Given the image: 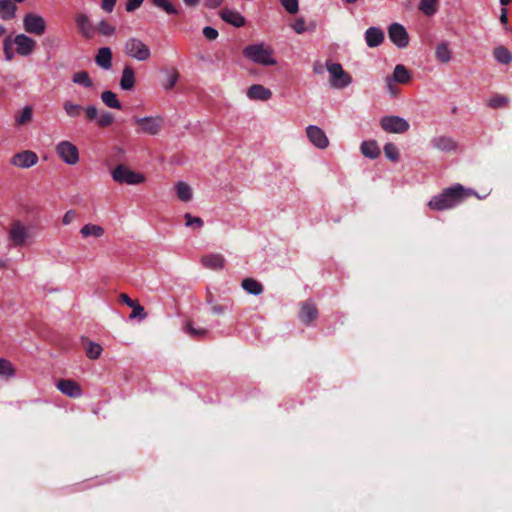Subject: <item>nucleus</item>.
Here are the masks:
<instances>
[{"label": "nucleus", "instance_id": "nucleus-5", "mask_svg": "<svg viewBox=\"0 0 512 512\" xmlns=\"http://www.w3.org/2000/svg\"><path fill=\"white\" fill-rule=\"evenodd\" d=\"M326 68L330 73V85L336 89H343L352 83V77L345 72L339 63L330 60L326 62Z\"/></svg>", "mask_w": 512, "mask_h": 512}, {"label": "nucleus", "instance_id": "nucleus-64", "mask_svg": "<svg viewBox=\"0 0 512 512\" xmlns=\"http://www.w3.org/2000/svg\"><path fill=\"white\" fill-rule=\"evenodd\" d=\"M206 301H207L208 304L213 305V302H214L213 295L210 292L207 294Z\"/></svg>", "mask_w": 512, "mask_h": 512}, {"label": "nucleus", "instance_id": "nucleus-2", "mask_svg": "<svg viewBox=\"0 0 512 512\" xmlns=\"http://www.w3.org/2000/svg\"><path fill=\"white\" fill-rule=\"evenodd\" d=\"M243 56L256 64L263 66L275 65L276 59L273 57V51L264 43H256L246 46L243 49Z\"/></svg>", "mask_w": 512, "mask_h": 512}, {"label": "nucleus", "instance_id": "nucleus-13", "mask_svg": "<svg viewBox=\"0 0 512 512\" xmlns=\"http://www.w3.org/2000/svg\"><path fill=\"white\" fill-rule=\"evenodd\" d=\"M388 36L391 42L398 48H405L408 46L409 36L406 29L401 24H391L388 28Z\"/></svg>", "mask_w": 512, "mask_h": 512}, {"label": "nucleus", "instance_id": "nucleus-44", "mask_svg": "<svg viewBox=\"0 0 512 512\" xmlns=\"http://www.w3.org/2000/svg\"><path fill=\"white\" fill-rule=\"evenodd\" d=\"M113 121L114 117L110 112H102L98 115L96 123L99 127L104 128L110 126Z\"/></svg>", "mask_w": 512, "mask_h": 512}, {"label": "nucleus", "instance_id": "nucleus-6", "mask_svg": "<svg viewBox=\"0 0 512 512\" xmlns=\"http://www.w3.org/2000/svg\"><path fill=\"white\" fill-rule=\"evenodd\" d=\"M112 178L120 184L136 185L143 183L145 178L142 174L130 170L125 165H117L112 171Z\"/></svg>", "mask_w": 512, "mask_h": 512}, {"label": "nucleus", "instance_id": "nucleus-51", "mask_svg": "<svg viewBox=\"0 0 512 512\" xmlns=\"http://www.w3.org/2000/svg\"><path fill=\"white\" fill-rule=\"evenodd\" d=\"M147 317V313L145 312V309L141 305H137L134 310H132V313L130 314V318H139L140 320H143Z\"/></svg>", "mask_w": 512, "mask_h": 512}, {"label": "nucleus", "instance_id": "nucleus-34", "mask_svg": "<svg viewBox=\"0 0 512 512\" xmlns=\"http://www.w3.org/2000/svg\"><path fill=\"white\" fill-rule=\"evenodd\" d=\"M96 32L99 34L105 36V37H111L116 33V27L110 24L107 20L102 19L97 24Z\"/></svg>", "mask_w": 512, "mask_h": 512}, {"label": "nucleus", "instance_id": "nucleus-27", "mask_svg": "<svg viewBox=\"0 0 512 512\" xmlns=\"http://www.w3.org/2000/svg\"><path fill=\"white\" fill-rule=\"evenodd\" d=\"M104 233L105 231L102 226L92 223L85 224L80 230V234L83 238H100L104 235Z\"/></svg>", "mask_w": 512, "mask_h": 512}, {"label": "nucleus", "instance_id": "nucleus-46", "mask_svg": "<svg viewBox=\"0 0 512 512\" xmlns=\"http://www.w3.org/2000/svg\"><path fill=\"white\" fill-rule=\"evenodd\" d=\"M12 38L11 36H8L3 41V50L5 54V59L7 61H11L14 58V52L12 50Z\"/></svg>", "mask_w": 512, "mask_h": 512}, {"label": "nucleus", "instance_id": "nucleus-24", "mask_svg": "<svg viewBox=\"0 0 512 512\" xmlns=\"http://www.w3.org/2000/svg\"><path fill=\"white\" fill-rule=\"evenodd\" d=\"M201 262L206 268L220 270L224 267L225 259L221 254H209L204 256Z\"/></svg>", "mask_w": 512, "mask_h": 512}, {"label": "nucleus", "instance_id": "nucleus-12", "mask_svg": "<svg viewBox=\"0 0 512 512\" xmlns=\"http://www.w3.org/2000/svg\"><path fill=\"white\" fill-rule=\"evenodd\" d=\"M38 159L39 158L35 152L31 150H24L14 154L10 159V164L18 168L28 169L36 165Z\"/></svg>", "mask_w": 512, "mask_h": 512}, {"label": "nucleus", "instance_id": "nucleus-43", "mask_svg": "<svg viewBox=\"0 0 512 512\" xmlns=\"http://www.w3.org/2000/svg\"><path fill=\"white\" fill-rule=\"evenodd\" d=\"M384 154L385 156L391 160V161H398L399 160V150L397 146L393 143H386L384 145Z\"/></svg>", "mask_w": 512, "mask_h": 512}, {"label": "nucleus", "instance_id": "nucleus-62", "mask_svg": "<svg viewBox=\"0 0 512 512\" xmlns=\"http://www.w3.org/2000/svg\"><path fill=\"white\" fill-rule=\"evenodd\" d=\"M200 0H183L186 6L188 7H195L199 4Z\"/></svg>", "mask_w": 512, "mask_h": 512}, {"label": "nucleus", "instance_id": "nucleus-42", "mask_svg": "<svg viewBox=\"0 0 512 512\" xmlns=\"http://www.w3.org/2000/svg\"><path fill=\"white\" fill-rule=\"evenodd\" d=\"M509 99L506 96L496 94L492 96L488 102L489 107L493 109H498L502 107H506L508 105Z\"/></svg>", "mask_w": 512, "mask_h": 512}, {"label": "nucleus", "instance_id": "nucleus-63", "mask_svg": "<svg viewBox=\"0 0 512 512\" xmlns=\"http://www.w3.org/2000/svg\"><path fill=\"white\" fill-rule=\"evenodd\" d=\"M313 71L316 74H322L323 73V66L320 63H316L313 67Z\"/></svg>", "mask_w": 512, "mask_h": 512}, {"label": "nucleus", "instance_id": "nucleus-60", "mask_svg": "<svg viewBox=\"0 0 512 512\" xmlns=\"http://www.w3.org/2000/svg\"><path fill=\"white\" fill-rule=\"evenodd\" d=\"M223 0H205V6L209 9H215L222 4Z\"/></svg>", "mask_w": 512, "mask_h": 512}, {"label": "nucleus", "instance_id": "nucleus-59", "mask_svg": "<svg viewBox=\"0 0 512 512\" xmlns=\"http://www.w3.org/2000/svg\"><path fill=\"white\" fill-rule=\"evenodd\" d=\"M226 308L227 307L225 305L213 304L211 306V311L214 314L220 315V314H223L225 312Z\"/></svg>", "mask_w": 512, "mask_h": 512}, {"label": "nucleus", "instance_id": "nucleus-61", "mask_svg": "<svg viewBox=\"0 0 512 512\" xmlns=\"http://www.w3.org/2000/svg\"><path fill=\"white\" fill-rule=\"evenodd\" d=\"M120 300H121V302L125 303L126 305L132 304V299L125 293L120 294Z\"/></svg>", "mask_w": 512, "mask_h": 512}, {"label": "nucleus", "instance_id": "nucleus-9", "mask_svg": "<svg viewBox=\"0 0 512 512\" xmlns=\"http://www.w3.org/2000/svg\"><path fill=\"white\" fill-rule=\"evenodd\" d=\"M135 123L139 127L138 133H144L148 135H157L162 127L163 120L161 117H136Z\"/></svg>", "mask_w": 512, "mask_h": 512}, {"label": "nucleus", "instance_id": "nucleus-48", "mask_svg": "<svg viewBox=\"0 0 512 512\" xmlns=\"http://www.w3.org/2000/svg\"><path fill=\"white\" fill-rule=\"evenodd\" d=\"M179 78V73L177 70L173 69L167 76V80L164 84V88L166 90H171L176 85Z\"/></svg>", "mask_w": 512, "mask_h": 512}, {"label": "nucleus", "instance_id": "nucleus-14", "mask_svg": "<svg viewBox=\"0 0 512 512\" xmlns=\"http://www.w3.org/2000/svg\"><path fill=\"white\" fill-rule=\"evenodd\" d=\"M16 45V52L21 56L31 55L36 48V41L25 34H18L12 40Z\"/></svg>", "mask_w": 512, "mask_h": 512}, {"label": "nucleus", "instance_id": "nucleus-39", "mask_svg": "<svg viewBox=\"0 0 512 512\" xmlns=\"http://www.w3.org/2000/svg\"><path fill=\"white\" fill-rule=\"evenodd\" d=\"M154 6L164 10L169 15H176L179 10L169 0H152Z\"/></svg>", "mask_w": 512, "mask_h": 512}, {"label": "nucleus", "instance_id": "nucleus-53", "mask_svg": "<svg viewBox=\"0 0 512 512\" xmlns=\"http://www.w3.org/2000/svg\"><path fill=\"white\" fill-rule=\"evenodd\" d=\"M144 0H127L125 9L127 12H134L137 10L142 4Z\"/></svg>", "mask_w": 512, "mask_h": 512}, {"label": "nucleus", "instance_id": "nucleus-32", "mask_svg": "<svg viewBox=\"0 0 512 512\" xmlns=\"http://www.w3.org/2000/svg\"><path fill=\"white\" fill-rule=\"evenodd\" d=\"M175 190L177 197L183 202H188L193 197L192 189L186 182H177L175 185Z\"/></svg>", "mask_w": 512, "mask_h": 512}, {"label": "nucleus", "instance_id": "nucleus-16", "mask_svg": "<svg viewBox=\"0 0 512 512\" xmlns=\"http://www.w3.org/2000/svg\"><path fill=\"white\" fill-rule=\"evenodd\" d=\"M57 388L64 395L71 398H79L82 396V389L80 385L71 379H61L56 384Z\"/></svg>", "mask_w": 512, "mask_h": 512}, {"label": "nucleus", "instance_id": "nucleus-17", "mask_svg": "<svg viewBox=\"0 0 512 512\" xmlns=\"http://www.w3.org/2000/svg\"><path fill=\"white\" fill-rule=\"evenodd\" d=\"M318 317V309L312 302L306 301L302 303L299 313V319L305 325H310Z\"/></svg>", "mask_w": 512, "mask_h": 512}, {"label": "nucleus", "instance_id": "nucleus-41", "mask_svg": "<svg viewBox=\"0 0 512 512\" xmlns=\"http://www.w3.org/2000/svg\"><path fill=\"white\" fill-rule=\"evenodd\" d=\"M438 0H421L419 9L426 15L432 16L436 12V4Z\"/></svg>", "mask_w": 512, "mask_h": 512}, {"label": "nucleus", "instance_id": "nucleus-47", "mask_svg": "<svg viewBox=\"0 0 512 512\" xmlns=\"http://www.w3.org/2000/svg\"><path fill=\"white\" fill-rule=\"evenodd\" d=\"M282 6L290 14H295L299 10L298 0H280Z\"/></svg>", "mask_w": 512, "mask_h": 512}, {"label": "nucleus", "instance_id": "nucleus-49", "mask_svg": "<svg viewBox=\"0 0 512 512\" xmlns=\"http://www.w3.org/2000/svg\"><path fill=\"white\" fill-rule=\"evenodd\" d=\"M32 119V109L30 107H25L22 110V113L19 117H17L16 121L19 125H24L31 121Z\"/></svg>", "mask_w": 512, "mask_h": 512}, {"label": "nucleus", "instance_id": "nucleus-19", "mask_svg": "<svg viewBox=\"0 0 512 512\" xmlns=\"http://www.w3.org/2000/svg\"><path fill=\"white\" fill-rule=\"evenodd\" d=\"M247 97L251 100L267 101L272 97V92L263 85L254 84L248 88Z\"/></svg>", "mask_w": 512, "mask_h": 512}, {"label": "nucleus", "instance_id": "nucleus-29", "mask_svg": "<svg viewBox=\"0 0 512 512\" xmlns=\"http://www.w3.org/2000/svg\"><path fill=\"white\" fill-rule=\"evenodd\" d=\"M242 288L252 295H260L263 292V286L253 278H245L241 283Z\"/></svg>", "mask_w": 512, "mask_h": 512}, {"label": "nucleus", "instance_id": "nucleus-31", "mask_svg": "<svg viewBox=\"0 0 512 512\" xmlns=\"http://www.w3.org/2000/svg\"><path fill=\"white\" fill-rule=\"evenodd\" d=\"M495 60L500 64H510L512 62V53L504 46H497L493 50Z\"/></svg>", "mask_w": 512, "mask_h": 512}, {"label": "nucleus", "instance_id": "nucleus-36", "mask_svg": "<svg viewBox=\"0 0 512 512\" xmlns=\"http://www.w3.org/2000/svg\"><path fill=\"white\" fill-rule=\"evenodd\" d=\"M63 109L65 110L66 114L72 118L80 116L84 110L81 105L75 104L71 101H65L63 104Z\"/></svg>", "mask_w": 512, "mask_h": 512}, {"label": "nucleus", "instance_id": "nucleus-18", "mask_svg": "<svg viewBox=\"0 0 512 512\" xmlns=\"http://www.w3.org/2000/svg\"><path fill=\"white\" fill-rule=\"evenodd\" d=\"M220 17L226 23L237 28L243 27L246 23L244 16H242L238 11L229 8L222 9L220 11Z\"/></svg>", "mask_w": 512, "mask_h": 512}, {"label": "nucleus", "instance_id": "nucleus-23", "mask_svg": "<svg viewBox=\"0 0 512 512\" xmlns=\"http://www.w3.org/2000/svg\"><path fill=\"white\" fill-rule=\"evenodd\" d=\"M431 145L440 151L444 152H450L454 151L457 148L456 142L451 138L447 136H438L434 137L431 140Z\"/></svg>", "mask_w": 512, "mask_h": 512}, {"label": "nucleus", "instance_id": "nucleus-50", "mask_svg": "<svg viewBox=\"0 0 512 512\" xmlns=\"http://www.w3.org/2000/svg\"><path fill=\"white\" fill-rule=\"evenodd\" d=\"M83 111L85 112V116L88 121H97L99 113L98 109L95 106L89 105L86 108H84Z\"/></svg>", "mask_w": 512, "mask_h": 512}, {"label": "nucleus", "instance_id": "nucleus-40", "mask_svg": "<svg viewBox=\"0 0 512 512\" xmlns=\"http://www.w3.org/2000/svg\"><path fill=\"white\" fill-rule=\"evenodd\" d=\"M14 375L15 369L13 368L12 363L5 358H0V377L10 378Z\"/></svg>", "mask_w": 512, "mask_h": 512}, {"label": "nucleus", "instance_id": "nucleus-1", "mask_svg": "<svg viewBox=\"0 0 512 512\" xmlns=\"http://www.w3.org/2000/svg\"><path fill=\"white\" fill-rule=\"evenodd\" d=\"M472 193V190L465 189L461 184H455L445 188L440 194L433 196L427 205L431 210L435 211L452 209L462 203Z\"/></svg>", "mask_w": 512, "mask_h": 512}, {"label": "nucleus", "instance_id": "nucleus-22", "mask_svg": "<svg viewBox=\"0 0 512 512\" xmlns=\"http://www.w3.org/2000/svg\"><path fill=\"white\" fill-rule=\"evenodd\" d=\"M384 40V33L378 27H370L365 32V41L371 48L378 47Z\"/></svg>", "mask_w": 512, "mask_h": 512}, {"label": "nucleus", "instance_id": "nucleus-20", "mask_svg": "<svg viewBox=\"0 0 512 512\" xmlns=\"http://www.w3.org/2000/svg\"><path fill=\"white\" fill-rule=\"evenodd\" d=\"M113 54L109 47H101L98 49L95 56V63L104 70H109L112 67Z\"/></svg>", "mask_w": 512, "mask_h": 512}, {"label": "nucleus", "instance_id": "nucleus-11", "mask_svg": "<svg viewBox=\"0 0 512 512\" xmlns=\"http://www.w3.org/2000/svg\"><path fill=\"white\" fill-rule=\"evenodd\" d=\"M74 21L79 34L85 39H93L96 35V28L92 24L89 16L84 12L75 15Z\"/></svg>", "mask_w": 512, "mask_h": 512}, {"label": "nucleus", "instance_id": "nucleus-7", "mask_svg": "<svg viewBox=\"0 0 512 512\" xmlns=\"http://www.w3.org/2000/svg\"><path fill=\"white\" fill-rule=\"evenodd\" d=\"M381 128L388 133H405L410 125L407 120L399 116H384L380 119Z\"/></svg>", "mask_w": 512, "mask_h": 512}, {"label": "nucleus", "instance_id": "nucleus-15", "mask_svg": "<svg viewBox=\"0 0 512 512\" xmlns=\"http://www.w3.org/2000/svg\"><path fill=\"white\" fill-rule=\"evenodd\" d=\"M306 134L310 142L319 149H325L329 146V140L325 132L318 126L309 125L306 128Z\"/></svg>", "mask_w": 512, "mask_h": 512}, {"label": "nucleus", "instance_id": "nucleus-54", "mask_svg": "<svg viewBox=\"0 0 512 512\" xmlns=\"http://www.w3.org/2000/svg\"><path fill=\"white\" fill-rule=\"evenodd\" d=\"M76 218H77V213H76V211H74V210H68V211L64 214V216H63V218H62V223H63L64 225H69V224H71V223H72Z\"/></svg>", "mask_w": 512, "mask_h": 512}, {"label": "nucleus", "instance_id": "nucleus-26", "mask_svg": "<svg viewBox=\"0 0 512 512\" xmlns=\"http://www.w3.org/2000/svg\"><path fill=\"white\" fill-rule=\"evenodd\" d=\"M17 6L12 0H0V18L4 21L11 20L15 17Z\"/></svg>", "mask_w": 512, "mask_h": 512}, {"label": "nucleus", "instance_id": "nucleus-30", "mask_svg": "<svg viewBox=\"0 0 512 512\" xmlns=\"http://www.w3.org/2000/svg\"><path fill=\"white\" fill-rule=\"evenodd\" d=\"M101 100L102 102L109 108L113 109H122V104L118 100L116 93L110 90H106L101 93Z\"/></svg>", "mask_w": 512, "mask_h": 512}, {"label": "nucleus", "instance_id": "nucleus-56", "mask_svg": "<svg viewBox=\"0 0 512 512\" xmlns=\"http://www.w3.org/2000/svg\"><path fill=\"white\" fill-rule=\"evenodd\" d=\"M117 0H101V8L106 13H111L114 10Z\"/></svg>", "mask_w": 512, "mask_h": 512}, {"label": "nucleus", "instance_id": "nucleus-45", "mask_svg": "<svg viewBox=\"0 0 512 512\" xmlns=\"http://www.w3.org/2000/svg\"><path fill=\"white\" fill-rule=\"evenodd\" d=\"M184 218L186 220L185 225L187 227H194L200 229L204 225V222L200 217L192 216L190 213H186L184 215Z\"/></svg>", "mask_w": 512, "mask_h": 512}, {"label": "nucleus", "instance_id": "nucleus-37", "mask_svg": "<svg viewBox=\"0 0 512 512\" xmlns=\"http://www.w3.org/2000/svg\"><path fill=\"white\" fill-rule=\"evenodd\" d=\"M85 350H86L87 357L89 359L95 360L100 357L103 349L100 344L93 342V341H88Z\"/></svg>", "mask_w": 512, "mask_h": 512}, {"label": "nucleus", "instance_id": "nucleus-57", "mask_svg": "<svg viewBox=\"0 0 512 512\" xmlns=\"http://www.w3.org/2000/svg\"><path fill=\"white\" fill-rule=\"evenodd\" d=\"M385 83L387 91L392 95H396L397 87L395 86V82L393 81V79L387 76L385 79Z\"/></svg>", "mask_w": 512, "mask_h": 512}, {"label": "nucleus", "instance_id": "nucleus-21", "mask_svg": "<svg viewBox=\"0 0 512 512\" xmlns=\"http://www.w3.org/2000/svg\"><path fill=\"white\" fill-rule=\"evenodd\" d=\"M135 71L129 64L125 65L120 78V87L124 91H130L135 86Z\"/></svg>", "mask_w": 512, "mask_h": 512}, {"label": "nucleus", "instance_id": "nucleus-52", "mask_svg": "<svg viewBox=\"0 0 512 512\" xmlns=\"http://www.w3.org/2000/svg\"><path fill=\"white\" fill-rule=\"evenodd\" d=\"M203 35L206 39L208 40H215L217 37H218V31L213 28V27H210V26H206L204 27L203 29Z\"/></svg>", "mask_w": 512, "mask_h": 512}, {"label": "nucleus", "instance_id": "nucleus-35", "mask_svg": "<svg viewBox=\"0 0 512 512\" xmlns=\"http://www.w3.org/2000/svg\"><path fill=\"white\" fill-rule=\"evenodd\" d=\"M72 80L75 84L82 85L86 88H90L93 85V82L86 71H79L74 73Z\"/></svg>", "mask_w": 512, "mask_h": 512}, {"label": "nucleus", "instance_id": "nucleus-58", "mask_svg": "<svg viewBox=\"0 0 512 512\" xmlns=\"http://www.w3.org/2000/svg\"><path fill=\"white\" fill-rule=\"evenodd\" d=\"M507 9L505 8H502L501 10V14H500V17H499V20L502 24H504V29L506 31H509V27H508V15H507Z\"/></svg>", "mask_w": 512, "mask_h": 512}, {"label": "nucleus", "instance_id": "nucleus-10", "mask_svg": "<svg viewBox=\"0 0 512 512\" xmlns=\"http://www.w3.org/2000/svg\"><path fill=\"white\" fill-rule=\"evenodd\" d=\"M23 27L27 33L41 36L46 31V21L38 14L27 13L23 18Z\"/></svg>", "mask_w": 512, "mask_h": 512}, {"label": "nucleus", "instance_id": "nucleus-38", "mask_svg": "<svg viewBox=\"0 0 512 512\" xmlns=\"http://www.w3.org/2000/svg\"><path fill=\"white\" fill-rule=\"evenodd\" d=\"M185 331L194 339H202L204 338L208 331L205 328H196L193 323L188 321L185 326Z\"/></svg>", "mask_w": 512, "mask_h": 512}, {"label": "nucleus", "instance_id": "nucleus-55", "mask_svg": "<svg viewBox=\"0 0 512 512\" xmlns=\"http://www.w3.org/2000/svg\"><path fill=\"white\" fill-rule=\"evenodd\" d=\"M293 29L297 34H302L306 31L305 21L302 18H298L293 24Z\"/></svg>", "mask_w": 512, "mask_h": 512}, {"label": "nucleus", "instance_id": "nucleus-33", "mask_svg": "<svg viewBox=\"0 0 512 512\" xmlns=\"http://www.w3.org/2000/svg\"><path fill=\"white\" fill-rule=\"evenodd\" d=\"M435 54L436 58L442 63H447L451 60V51L447 42L438 44Z\"/></svg>", "mask_w": 512, "mask_h": 512}, {"label": "nucleus", "instance_id": "nucleus-8", "mask_svg": "<svg viewBox=\"0 0 512 512\" xmlns=\"http://www.w3.org/2000/svg\"><path fill=\"white\" fill-rule=\"evenodd\" d=\"M56 153L68 165H75L79 161L78 148L70 141H61L56 146Z\"/></svg>", "mask_w": 512, "mask_h": 512}, {"label": "nucleus", "instance_id": "nucleus-4", "mask_svg": "<svg viewBox=\"0 0 512 512\" xmlns=\"http://www.w3.org/2000/svg\"><path fill=\"white\" fill-rule=\"evenodd\" d=\"M31 231L20 220L13 221L8 229V240L14 247H21L28 243L31 239Z\"/></svg>", "mask_w": 512, "mask_h": 512}, {"label": "nucleus", "instance_id": "nucleus-25", "mask_svg": "<svg viewBox=\"0 0 512 512\" xmlns=\"http://www.w3.org/2000/svg\"><path fill=\"white\" fill-rule=\"evenodd\" d=\"M393 79L394 82L399 84H407L411 80V74L408 69L402 65L398 64L395 66L392 76H389Z\"/></svg>", "mask_w": 512, "mask_h": 512}, {"label": "nucleus", "instance_id": "nucleus-3", "mask_svg": "<svg viewBox=\"0 0 512 512\" xmlns=\"http://www.w3.org/2000/svg\"><path fill=\"white\" fill-rule=\"evenodd\" d=\"M124 54L139 62H145L151 57L149 46L138 37H129L123 45Z\"/></svg>", "mask_w": 512, "mask_h": 512}, {"label": "nucleus", "instance_id": "nucleus-28", "mask_svg": "<svg viewBox=\"0 0 512 512\" xmlns=\"http://www.w3.org/2000/svg\"><path fill=\"white\" fill-rule=\"evenodd\" d=\"M361 153L370 159H376L380 154V149L376 141H363L361 144Z\"/></svg>", "mask_w": 512, "mask_h": 512}]
</instances>
